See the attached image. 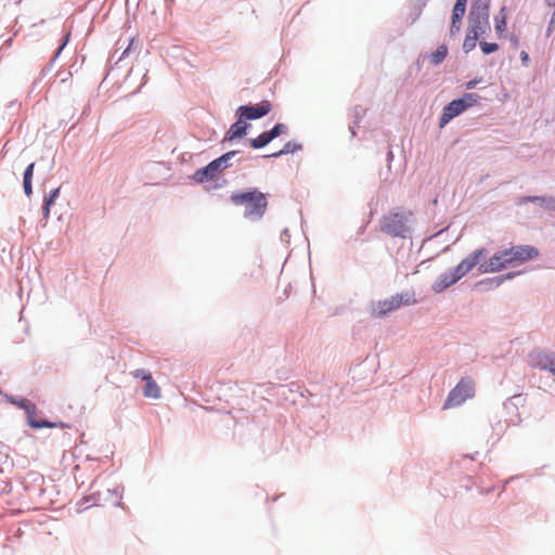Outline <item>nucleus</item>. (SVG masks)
Returning <instances> with one entry per match:
<instances>
[{"label":"nucleus","mask_w":555,"mask_h":555,"mask_svg":"<svg viewBox=\"0 0 555 555\" xmlns=\"http://www.w3.org/2000/svg\"><path fill=\"white\" fill-rule=\"evenodd\" d=\"M230 198L234 205L245 206L244 217L249 220L261 219L268 207L266 194L257 189L233 193Z\"/></svg>","instance_id":"obj_1"},{"label":"nucleus","mask_w":555,"mask_h":555,"mask_svg":"<svg viewBox=\"0 0 555 555\" xmlns=\"http://www.w3.org/2000/svg\"><path fill=\"white\" fill-rule=\"evenodd\" d=\"M412 217L409 210H390L379 220L380 231L391 237L404 238L411 231Z\"/></svg>","instance_id":"obj_2"},{"label":"nucleus","mask_w":555,"mask_h":555,"mask_svg":"<svg viewBox=\"0 0 555 555\" xmlns=\"http://www.w3.org/2000/svg\"><path fill=\"white\" fill-rule=\"evenodd\" d=\"M416 304L414 292L396 294L390 298L379 300L372 305L371 315L373 318H384L388 313L398 310L401 306H412Z\"/></svg>","instance_id":"obj_3"},{"label":"nucleus","mask_w":555,"mask_h":555,"mask_svg":"<svg viewBox=\"0 0 555 555\" xmlns=\"http://www.w3.org/2000/svg\"><path fill=\"white\" fill-rule=\"evenodd\" d=\"M468 30L483 35L489 28V0H475L468 16Z\"/></svg>","instance_id":"obj_4"},{"label":"nucleus","mask_w":555,"mask_h":555,"mask_svg":"<svg viewBox=\"0 0 555 555\" xmlns=\"http://www.w3.org/2000/svg\"><path fill=\"white\" fill-rule=\"evenodd\" d=\"M475 396V382L470 377H463L449 392L443 409L459 406Z\"/></svg>","instance_id":"obj_5"},{"label":"nucleus","mask_w":555,"mask_h":555,"mask_svg":"<svg viewBox=\"0 0 555 555\" xmlns=\"http://www.w3.org/2000/svg\"><path fill=\"white\" fill-rule=\"evenodd\" d=\"M235 152H228L219 158L209 163L206 167L196 170L193 175V179L197 183L208 182L217 177V175L227 167V162L233 157Z\"/></svg>","instance_id":"obj_6"},{"label":"nucleus","mask_w":555,"mask_h":555,"mask_svg":"<svg viewBox=\"0 0 555 555\" xmlns=\"http://www.w3.org/2000/svg\"><path fill=\"white\" fill-rule=\"evenodd\" d=\"M508 267H513L507 248L495 253L487 261L482 262L479 271L482 273L500 272Z\"/></svg>","instance_id":"obj_7"},{"label":"nucleus","mask_w":555,"mask_h":555,"mask_svg":"<svg viewBox=\"0 0 555 555\" xmlns=\"http://www.w3.org/2000/svg\"><path fill=\"white\" fill-rule=\"evenodd\" d=\"M10 401L27 413L28 424L31 428L40 429L55 427V424L53 423L47 421H38L35 418L36 405L28 399H11Z\"/></svg>","instance_id":"obj_8"},{"label":"nucleus","mask_w":555,"mask_h":555,"mask_svg":"<svg viewBox=\"0 0 555 555\" xmlns=\"http://www.w3.org/2000/svg\"><path fill=\"white\" fill-rule=\"evenodd\" d=\"M487 256V249L481 247L474 250L466 258H464L454 269L456 275L462 279L470 272L480 261Z\"/></svg>","instance_id":"obj_9"},{"label":"nucleus","mask_w":555,"mask_h":555,"mask_svg":"<svg viewBox=\"0 0 555 555\" xmlns=\"http://www.w3.org/2000/svg\"><path fill=\"white\" fill-rule=\"evenodd\" d=\"M513 266H519L528 260L538 257L539 251L537 248L529 245H517L507 248Z\"/></svg>","instance_id":"obj_10"},{"label":"nucleus","mask_w":555,"mask_h":555,"mask_svg":"<svg viewBox=\"0 0 555 555\" xmlns=\"http://www.w3.org/2000/svg\"><path fill=\"white\" fill-rule=\"evenodd\" d=\"M271 111V103L262 101L256 105H243L237 108L241 119H258L267 115Z\"/></svg>","instance_id":"obj_11"},{"label":"nucleus","mask_w":555,"mask_h":555,"mask_svg":"<svg viewBox=\"0 0 555 555\" xmlns=\"http://www.w3.org/2000/svg\"><path fill=\"white\" fill-rule=\"evenodd\" d=\"M555 352L537 349L528 354V363L533 369L546 370V366Z\"/></svg>","instance_id":"obj_12"},{"label":"nucleus","mask_w":555,"mask_h":555,"mask_svg":"<svg viewBox=\"0 0 555 555\" xmlns=\"http://www.w3.org/2000/svg\"><path fill=\"white\" fill-rule=\"evenodd\" d=\"M465 112L464 106L461 101L453 100L451 101L442 112V115L440 117L439 127L443 128L447 124H449L454 117L459 116Z\"/></svg>","instance_id":"obj_13"},{"label":"nucleus","mask_w":555,"mask_h":555,"mask_svg":"<svg viewBox=\"0 0 555 555\" xmlns=\"http://www.w3.org/2000/svg\"><path fill=\"white\" fill-rule=\"evenodd\" d=\"M237 115L238 119L228 130L225 140L232 141L234 139L243 138L246 134L248 124L245 122L246 119H241V114Z\"/></svg>","instance_id":"obj_14"},{"label":"nucleus","mask_w":555,"mask_h":555,"mask_svg":"<svg viewBox=\"0 0 555 555\" xmlns=\"http://www.w3.org/2000/svg\"><path fill=\"white\" fill-rule=\"evenodd\" d=\"M460 280L459 275L455 274V272L452 270L450 272H447L439 276V279L435 282L433 289L436 293H440L448 288L449 286L453 285Z\"/></svg>","instance_id":"obj_15"},{"label":"nucleus","mask_w":555,"mask_h":555,"mask_svg":"<svg viewBox=\"0 0 555 555\" xmlns=\"http://www.w3.org/2000/svg\"><path fill=\"white\" fill-rule=\"evenodd\" d=\"M465 10L453 7L452 23L450 27V35H456L461 29V18L464 16Z\"/></svg>","instance_id":"obj_16"},{"label":"nucleus","mask_w":555,"mask_h":555,"mask_svg":"<svg viewBox=\"0 0 555 555\" xmlns=\"http://www.w3.org/2000/svg\"><path fill=\"white\" fill-rule=\"evenodd\" d=\"M143 395L146 398L158 399L160 397V388L157 383L151 376V379H146Z\"/></svg>","instance_id":"obj_17"},{"label":"nucleus","mask_w":555,"mask_h":555,"mask_svg":"<svg viewBox=\"0 0 555 555\" xmlns=\"http://www.w3.org/2000/svg\"><path fill=\"white\" fill-rule=\"evenodd\" d=\"M273 140L270 131H264L257 138L250 140V146L254 149H261Z\"/></svg>","instance_id":"obj_18"},{"label":"nucleus","mask_w":555,"mask_h":555,"mask_svg":"<svg viewBox=\"0 0 555 555\" xmlns=\"http://www.w3.org/2000/svg\"><path fill=\"white\" fill-rule=\"evenodd\" d=\"M478 37H479V35H477L476 33L469 31L467 29V33H466V36H465V39L463 42V50L466 53H468L469 51L475 49Z\"/></svg>","instance_id":"obj_19"},{"label":"nucleus","mask_w":555,"mask_h":555,"mask_svg":"<svg viewBox=\"0 0 555 555\" xmlns=\"http://www.w3.org/2000/svg\"><path fill=\"white\" fill-rule=\"evenodd\" d=\"M60 194V189L56 188L53 191L50 192L49 196L44 199L43 204V215L46 218L49 217L50 214V207L54 203V201L57 198Z\"/></svg>","instance_id":"obj_20"},{"label":"nucleus","mask_w":555,"mask_h":555,"mask_svg":"<svg viewBox=\"0 0 555 555\" xmlns=\"http://www.w3.org/2000/svg\"><path fill=\"white\" fill-rule=\"evenodd\" d=\"M479 99H480V96L478 94L465 93L461 99H457V100L462 102L464 109L466 111L467 108L476 105L478 103Z\"/></svg>","instance_id":"obj_21"},{"label":"nucleus","mask_w":555,"mask_h":555,"mask_svg":"<svg viewBox=\"0 0 555 555\" xmlns=\"http://www.w3.org/2000/svg\"><path fill=\"white\" fill-rule=\"evenodd\" d=\"M506 29V13L505 8H502L500 14L495 17V30L498 34L504 33Z\"/></svg>","instance_id":"obj_22"},{"label":"nucleus","mask_w":555,"mask_h":555,"mask_svg":"<svg viewBox=\"0 0 555 555\" xmlns=\"http://www.w3.org/2000/svg\"><path fill=\"white\" fill-rule=\"evenodd\" d=\"M448 54V49L446 46H440L437 48V50L431 54L430 62L433 64H439L441 63Z\"/></svg>","instance_id":"obj_23"},{"label":"nucleus","mask_w":555,"mask_h":555,"mask_svg":"<svg viewBox=\"0 0 555 555\" xmlns=\"http://www.w3.org/2000/svg\"><path fill=\"white\" fill-rule=\"evenodd\" d=\"M301 146L292 142H287L284 147L278 152L272 153L269 155L270 157H279L284 154L293 153L297 150H299Z\"/></svg>","instance_id":"obj_24"},{"label":"nucleus","mask_w":555,"mask_h":555,"mask_svg":"<svg viewBox=\"0 0 555 555\" xmlns=\"http://www.w3.org/2000/svg\"><path fill=\"white\" fill-rule=\"evenodd\" d=\"M480 49L485 54H490L492 52H495L499 49V46L496 43H489V42H480Z\"/></svg>","instance_id":"obj_25"},{"label":"nucleus","mask_w":555,"mask_h":555,"mask_svg":"<svg viewBox=\"0 0 555 555\" xmlns=\"http://www.w3.org/2000/svg\"><path fill=\"white\" fill-rule=\"evenodd\" d=\"M545 1H546L547 5L554 8L553 14L551 16V20H550V23L547 26V35H550L555 27V0H545Z\"/></svg>","instance_id":"obj_26"},{"label":"nucleus","mask_w":555,"mask_h":555,"mask_svg":"<svg viewBox=\"0 0 555 555\" xmlns=\"http://www.w3.org/2000/svg\"><path fill=\"white\" fill-rule=\"evenodd\" d=\"M512 276H513L512 274H507L506 276H496L493 279H489V280L485 281L483 283L489 284L491 286H499L504 282L505 279H511Z\"/></svg>","instance_id":"obj_27"},{"label":"nucleus","mask_w":555,"mask_h":555,"mask_svg":"<svg viewBox=\"0 0 555 555\" xmlns=\"http://www.w3.org/2000/svg\"><path fill=\"white\" fill-rule=\"evenodd\" d=\"M286 131V126L283 124H276L271 130L270 133L275 139Z\"/></svg>","instance_id":"obj_28"},{"label":"nucleus","mask_w":555,"mask_h":555,"mask_svg":"<svg viewBox=\"0 0 555 555\" xmlns=\"http://www.w3.org/2000/svg\"><path fill=\"white\" fill-rule=\"evenodd\" d=\"M131 375L135 378H140L142 380L151 379L152 374L145 370H137L131 373Z\"/></svg>","instance_id":"obj_29"},{"label":"nucleus","mask_w":555,"mask_h":555,"mask_svg":"<svg viewBox=\"0 0 555 555\" xmlns=\"http://www.w3.org/2000/svg\"><path fill=\"white\" fill-rule=\"evenodd\" d=\"M34 167H35V164L31 163L27 166L25 172H24V180H29L31 181L33 179V173H34Z\"/></svg>","instance_id":"obj_30"},{"label":"nucleus","mask_w":555,"mask_h":555,"mask_svg":"<svg viewBox=\"0 0 555 555\" xmlns=\"http://www.w3.org/2000/svg\"><path fill=\"white\" fill-rule=\"evenodd\" d=\"M23 186H24V192L27 196H30L31 193H33V188H31V181L29 180H24L23 181Z\"/></svg>","instance_id":"obj_31"},{"label":"nucleus","mask_w":555,"mask_h":555,"mask_svg":"<svg viewBox=\"0 0 555 555\" xmlns=\"http://www.w3.org/2000/svg\"><path fill=\"white\" fill-rule=\"evenodd\" d=\"M545 371H548L551 372L553 375H555V353L554 356L551 358L547 366H546V370Z\"/></svg>","instance_id":"obj_32"},{"label":"nucleus","mask_w":555,"mask_h":555,"mask_svg":"<svg viewBox=\"0 0 555 555\" xmlns=\"http://www.w3.org/2000/svg\"><path fill=\"white\" fill-rule=\"evenodd\" d=\"M467 0H456L454 7L466 10Z\"/></svg>","instance_id":"obj_33"},{"label":"nucleus","mask_w":555,"mask_h":555,"mask_svg":"<svg viewBox=\"0 0 555 555\" xmlns=\"http://www.w3.org/2000/svg\"><path fill=\"white\" fill-rule=\"evenodd\" d=\"M520 57H521L522 64H524L525 66H528V62H529V55H528V53H527V52H525V51H522V52L520 53Z\"/></svg>","instance_id":"obj_34"},{"label":"nucleus","mask_w":555,"mask_h":555,"mask_svg":"<svg viewBox=\"0 0 555 555\" xmlns=\"http://www.w3.org/2000/svg\"><path fill=\"white\" fill-rule=\"evenodd\" d=\"M476 85H477V81L476 80H472V81L467 82L466 88L467 89H473Z\"/></svg>","instance_id":"obj_35"},{"label":"nucleus","mask_w":555,"mask_h":555,"mask_svg":"<svg viewBox=\"0 0 555 555\" xmlns=\"http://www.w3.org/2000/svg\"><path fill=\"white\" fill-rule=\"evenodd\" d=\"M528 201H530V202H538V201H543V198L534 196V197H529Z\"/></svg>","instance_id":"obj_36"},{"label":"nucleus","mask_w":555,"mask_h":555,"mask_svg":"<svg viewBox=\"0 0 555 555\" xmlns=\"http://www.w3.org/2000/svg\"><path fill=\"white\" fill-rule=\"evenodd\" d=\"M513 41H514L515 47H517V44H518V39H517V38H514V39H513Z\"/></svg>","instance_id":"obj_37"}]
</instances>
